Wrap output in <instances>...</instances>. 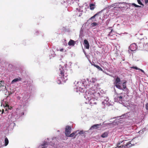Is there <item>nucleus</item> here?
<instances>
[{
    "label": "nucleus",
    "mask_w": 148,
    "mask_h": 148,
    "mask_svg": "<svg viewBox=\"0 0 148 148\" xmlns=\"http://www.w3.org/2000/svg\"><path fill=\"white\" fill-rule=\"evenodd\" d=\"M61 68L62 69L60 68V73L58 77L57 83L58 84H62L63 82L65 83L68 79L67 77V75L66 74H64V71L62 70V68L61 66Z\"/></svg>",
    "instance_id": "nucleus-1"
},
{
    "label": "nucleus",
    "mask_w": 148,
    "mask_h": 148,
    "mask_svg": "<svg viewBox=\"0 0 148 148\" xmlns=\"http://www.w3.org/2000/svg\"><path fill=\"white\" fill-rule=\"evenodd\" d=\"M49 141V138L46 139L39 146L40 148H53L54 144L51 142V141L50 142Z\"/></svg>",
    "instance_id": "nucleus-2"
},
{
    "label": "nucleus",
    "mask_w": 148,
    "mask_h": 148,
    "mask_svg": "<svg viewBox=\"0 0 148 148\" xmlns=\"http://www.w3.org/2000/svg\"><path fill=\"white\" fill-rule=\"evenodd\" d=\"M102 100L103 101L102 102V103L105 106H109L111 105V104L108 102L109 99L108 97H105L104 99H102Z\"/></svg>",
    "instance_id": "nucleus-3"
},
{
    "label": "nucleus",
    "mask_w": 148,
    "mask_h": 148,
    "mask_svg": "<svg viewBox=\"0 0 148 148\" xmlns=\"http://www.w3.org/2000/svg\"><path fill=\"white\" fill-rule=\"evenodd\" d=\"M71 126L69 125H67L66 126L65 129V134L66 136L69 135L70 134L71 132Z\"/></svg>",
    "instance_id": "nucleus-4"
},
{
    "label": "nucleus",
    "mask_w": 148,
    "mask_h": 148,
    "mask_svg": "<svg viewBox=\"0 0 148 148\" xmlns=\"http://www.w3.org/2000/svg\"><path fill=\"white\" fill-rule=\"evenodd\" d=\"M137 46L135 43L132 44L129 47V49L132 51H136L137 49Z\"/></svg>",
    "instance_id": "nucleus-5"
},
{
    "label": "nucleus",
    "mask_w": 148,
    "mask_h": 148,
    "mask_svg": "<svg viewBox=\"0 0 148 148\" xmlns=\"http://www.w3.org/2000/svg\"><path fill=\"white\" fill-rule=\"evenodd\" d=\"M77 132H79V130L75 131L71 134H69V135H66V136L68 137H73L75 136L74 138H75L76 137L77 135Z\"/></svg>",
    "instance_id": "nucleus-6"
},
{
    "label": "nucleus",
    "mask_w": 148,
    "mask_h": 148,
    "mask_svg": "<svg viewBox=\"0 0 148 148\" xmlns=\"http://www.w3.org/2000/svg\"><path fill=\"white\" fill-rule=\"evenodd\" d=\"M83 44L84 45L85 48L87 49H89L90 47V45L88 41L86 39L84 40Z\"/></svg>",
    "instance_id": "nucleus-7"
},
{
    "label": "nucleus",
    "mask_w": 148,
    "mask_h": 148,
    "mask_svg": "<svg viewBox=\"0 0 148 148\" xmlns=\"http://www.w3.org/2000/svg\"><path fill=\"white\" fill-rule=\"evenodd\" d=\"M101 124L100 123L99 124H96L92 125L91 127L90 128V130H92L93 129H96L98 128H99V126H101Z\"/></svg>",
    "instance_id": "nucleus-8"
},
{
    "label": "nucleus",
    "mask_w": 148,
    "mask_h": 148,
    "mask_svg": "<svg viewBox=\"0 0 148 148\" xmlns=\"http://www.w3.org/2000/svg\"><path fill=\"white\" fill-rule=\"evenodd\" d=\"M128 113H125V114H122L121 116H117L116 117V118H117V119H118V118H120V117H121V119H123V118L127 119L129 117V116L128 115Z\"/></svg>",
    "instance_id": "nucleus-9"
},
{
    "label": "nucleus",
    "mask_w": 148,
    "mask_h": 148,
    "mask_svg": "<svg viewBox=\"0 0 148 148\" xmlns=\"http://www.w3.org/2000/svg\"><path fill=\"white\" fill-rule=\"evenodd\" d=\"M76 43V41L71 39H70L68 43V45L69 46H74Z\"/></svg>",
    "instance_id": "nucleus-10"
},
{
    "label": "nucleus",
    "mask_w": 148,
    "mask_h": 148,
    "mask_svg": "<svg viewBox=\"0 0 148 148\" xmlns=\"http://www.w3.org/2000/svg\"><path fill=\"white\" fill-rule=\"evenodd\" d=\"M124 4V5H125V4H130V3H125V2H119L118 3H116L114 4H115V5L117 7H118L119 8H122L123 7H124L125 6H123V7L119 6V4Z\"/></svg>",
    "instance_id": "nucleus-11"
},
{
    "label": "nucleus",
    "mask_w": 148,
    "mask_h": 148,
    "mask_svg": "<svg viewBox=\"0 0 148 148\" xmlns=\"http://www.w3.org/2000/svg\"><path fill=\"white\" fill-rule=\"evenodd\" d=\"M132 145H132V144H131L130 142H128L126 144L124 145V147L125 148H129L131 147L132 146Z\"/></svg>",
    "instance_id": "nucleus-12"
},
{
    "label": "nucleus",
    "mask_w": 148,
    "mask_h": 148,
    "mask_svg": "<svg viewBox=\"0 0 148 148\" xmlns=\"http://www.w3.org/2000/svg\"><path fill=\"white\" fill-rule=\"evenodd\" d=\"M123 97L122 96H116L114 98L115 101H122Z\"/></svg>",
    "instance_id": "nucleus-13"
},
{
    "label": "nucleus",
    "mask_w": 148,
    "mask_h": 148,
    "mask_svg": "<svg viewBox=\"0 0 148 148\" xmlns=\"http://www.w3.org/2000/svg\"><path fill=\"white\" fill-rule=\"evenodd\" d=\"M21 79H22L20 77H19L18 78L14 79L13 80L12 82H11V84H13L15 82L21 81Z\"/></svg>",
    "instance_id": "nucleus-14"
},
{
    "label": "nucleus",
    "mask_w": 148,
    "mask_h": 148,
    "mask_svg": "<svg viewBox=\"0 0 148 148\" xmlns=\"http://www.w3.org/2000/svg\"><path fill=\"white\" fill-rule=\"evenodd\" d=\"M108 132H106L103 133L101 135V137L103 138H106L108 137Z\"/></svg>",
    "instance_id": "nucleus-15"
},
{
    "label": "nucleus",
    "mask_w": 148,
    "mask_h": 148,
    "mask_svg": "<svg viewBox=\"0 0 148 148\" xmlns=\"http://www.w3.org/2000/svg\"><path fill=\"white\" fill-rule=\"evenodd\" d=\"M121 81V80L120 78L119 77H117L115 79L114 84H118L119 82H120Z\"/></svg>",
    "instance_id": "nucleus-16"
},
{
    "label": "nucleus",
    "mask_w": 148,
    "mask_h": 148,
    "mask_svg": "<svg viewBox=\"0 0 148 148\" xmlns=\"http://www.w3.org/2000/svg\"><path fill=\"white\" fill-rule=\"evenodd\" d=\"M6 89V86L2 85V86H0V91L2 90V91H5V90Z\"/></svg>",
    "instance_id": "nucleus-17"
},
{
    "label": "nucleus",
    "mask_w": 148,
    "mask_h": 148,
    "mask_svg": "<svg viewBox=\"0 0 148 148\" xmlns=\"http://www.w3.org/2000/svg\"><path fill=\"white\" fill-rule=\"evenodd\" d=\"M92 27H95L99 25V24L96 22H93L91 24Z\"/></svg>",
    "instance_id": "nucleus-18"
},
{
    "label": "nucleus",
    "mask_w": 148,
    "mask_h": 148,
    "mask_svg": "<svg viewBox=\"0 0 148 148\" xmlns=\"http://www.w3.org/2000/svg\"><path fill=\"white\" fill-rule=\"evenodd\" d=\"M76 89H77V90H78L80 92H84V90L83 88H82L80 87H78L76 88Z\"/></svg>",
    "instance_id": "nucleus-19"
},
{
    "label": "nucleus",
    "mask_w": 148,
    "mask_h": 148,
    "mask_svg": "<svg viewBox=\"0 0 148 148\" xmlns=\"http://www.w3.org/2000/svg\"><path fill=\"white\" fill-rule=\"evenodd\" d=\"M5 146H6L8 145L9 143V140L7 137L5 138Z\"/></svg>",
    "instance_id": "nucleus-20"
},
{
    "label": "nucleus",
    "mask_w": 148,
    "mask_h": 148,
    "mask_svg": "<svg viewBox=\"0 0 148 148\" xmlns=\"http://www.w3.org/2000/svg\"><path fill=\"white\" fill-rule=\"evenodd\" d=\"M127 82L125 81L122 84V86L123 87V89H125V88L126 89H127V88H126V83Z\"/></svg>",
    "instance_id": "nucleus-21"
},
{
    "label": "nucleus",
    "mask_w": 148,
    "mask_h": 148,
    "mask_svg": "<svg viewBox=\"0 0 148 148\" xmlns=\"http://www.w3.org/2000/svg\"><path fill=\"white\" fill-rule=\"evenodd\" d=\"M95 5L93 3H91L90 5V9L91 10H93L94 9V6Z\"/></svg>",
    "instance_id": "nucleus-22"
},
{
    "label": "nucleus",
    "mask_w": 148,
    "mask_h": 148,
    "mask_svg": "<svg viewBox=\"0 0 148 148\" xmlns=\"http://www.w3.org/2000/svg\"><path fill=\"white\" fill-rule=\"evenodd\" d=\"M116 87L118 89L121 90H123V89L118 84H115Z\"/></svg>",
    "instance_id": "nucleus-23"
},
{
    "label": "nucleus",
    "mask_w": 148,
    "mask_h": 148,
    "mask_svg": "<svg viewBox=\"0 0 148 148\" xmlns=\"http://www.w3.org/2000/svg\"><path fill=\"white\" fill-rule=\"evenodd\" d=\"M95 67H96L98 70L101 71H103V69L100 67L98 65H95Z\"/></svg>",
    "instance_id": "nucleus-24"
},
{
    "label": "nucleus",
    "mask_w": 148,
    "mask_h": 148,
    "mask_svg": "<svg viewBox=\"0 0 148 148\" xmlns=\"http://www.w3.org/2000/svg\"><path fill=\"white\" fill-rule=\"evenodd\" d=\"M97 81V79L95 78H92L90 82L92 83H94Z\"/></svg>",
    "instance_id": "nucleus-25"
},
{
    "label": "nucleus",
    "mask_w": 148,
    "mask_h": 148,
    "mask_svg": "<svg viewBox=\"0 0 148 148\" xmlns=\"http://www.w3.org/2000/svg\"><path fill=\"white\" fill-rule=\"evenodd\" d=\"M127 140H123L122 141H119L117 143L118 146H119V145H120L122 143H123V144L124 143H125V142Z\"/></svg>",
    "instance_id": "nucleus-26"
},
{
    "label": "nucleus",
    "mask_w": 148,
    "mask_h": 148,
    "mask_svg": "<svg viewBox=\"0 0 148 148\" xmlns=\"http://www.w3.org/2000/svg\"><path fill=\"white\" fill-rule=\"evenodd\" d=\"M84 133V132L83 130H81L80 131H79V132H77V134H79L81 135L83 134Z\"/></svg>",
    "instance_id": "nucleus-27"
},
{
    "label": "nucleus",
    "mask_w": 148,
    "mask_h": 148,
    "mask_svg": "<svg viewBox=\"0 0 148 148\" xmlns=\"http://www.w3.org/2000/svg\"><path fill=\"white\" fill-rule=\"evenodd\" d=\"M131 4L136 8H138V7H141L140 6L134 3H132Z\"/></svg>",
    "instance_id": "nucleus-28"
},
{
    "label": "nucleus",
    "mask_w": 148,
    "mask_h": 148,
    "mask_svg": "<svg viewBox=\"0 0 148 148\" xmlns=\"http://www.w3.org/2000/svg\"><path fill=\"white\" fill-rule=\"evenodd\" d=\"M69 0H61V3H68L69 2Z\"/></svg>",
    "instance_id": "nucleus-29"
},
{
    "label": "nucleus",
    "mask_w": 148,
    "mask_h": 148,
    "mask_svg": "<svg viewBox=\"0 0 148 148\" xmlns=\"http://www.w3.org/2000/svg\"><path fill=\"white\" fill-rule=\"evenodd\" d=\"M131 68L132 69H135L136 70H139V68H138L136 66H133L131 67Z\"/></svg>",
    "instance_id": "nucleus-30"
},
{
    "label": "nucleus",
    "mask_w": 148,
    "mask_h": 148,
    "mask_svg": "<svg viewBox=\"0 0 148 148\" xmlns=\"http://www.w3.org/2000/svg\"><path fill=\"white\" fill-rule=\"evenodd\" d=\"M2 85H4V81H0V86H2Z\"/></svg>",
    "instance_id": "nucleus-31"
},
{
    "label": "nucleus",
    "mask_w": 148,
    "mask_h": 148,
    "mask_svg": "<svg viewBox=\"0 0 148 148\" xmlns=\"http://www.w3.org/2000/svg\"><path fill=\"white\" fill-rule=\"evenodd\" d=\"M137 1L138 4L140 5H143V4L142 2H141L140 0H137Z\"/></svg>",
    "instance_id": "nucleus-32"
},
{
    "label": "nucleus",
    "mask_w": 148,
    "mask_h": 148,
    "mask_svg": "<svg viewBox=\"0 0 148 148\" xmlns=\"http://www.w3.org/2000/svg\"><path fill=\"white\" fill-rule=\"evenodd\" d=\"M94 18H95L93 16H92L90 18H89L88 20H92V21H95L96 20L94 21V20H93V19H94Z\"/></svg>",
    "instance_id": "nucleus-33"
},
{
    "label": "nucleus",
    "mask_w": 148,
    "mask_h": 148,
    "mask_svg": "<svg viewBox=\"0 0 148 148\" xmlns=\"http://www.w3.org/2000/svg\"><path fill=\"white\" fill-rule=\"evenodd\" d=\"M146 109L147 110H148V103H147L145 105Z\"/></svg>",
    "instance_id": "nucleus-34"
},
{
    "label": "nucleus",
    "mask_w": 148,
    "mask_h": 148,
    "mask_svg": "<svg viewBox=\"0 0 148 148\" xmlns=\"http://www.w3.org/2000/svg\"><path fill=\"white\" fill-rule=\"evenodd\" d=\"M112 29L111 31L109 32V34H108V36H112V35H111V34L112 33Z\"/></svg>",
    "instance_id": "nucleus-35"
},
{
    "label": "nucleus",
    "mask_w": 148,
    "mask_h": 148,
    "mask_svg": "<svg viewBox=\"0 0 148 148\" xmlns=\"http://www.w3.org/2000/svg\"><path fill=\"white\" fill-rule=\"evenodd\" d=\"M118 147L119 148H123L124 147L123 145L121 146H118Z\"/></svg>",
    "instance_id": "nucleus-36"
},
{
    "label": "nucleus",
    "mask_w": 148,
    "mask_h": 148,
    "mask_svg": "<svg viewBox=\"0 0 148 148\" xmlns=\"http://www.w3.org/2000/svg\"><path fill=\"white\" fill-rule=\"evenodd\" d=\"M102 12V11H100L97 13L96 14H95V15L96 16L98 15L99 13H101Z\"/></svg>",
    "instance_id": "nucleus-37"
},
{
    "label": "nucleus",
    "mask_w": 148,
    "mask_h": 148,
    "mask_svg": "<svg viewBox=\"0 0 148 148\" xmlns=\"http://www.w3.org/2000/svg\"><path fill=\"white\" fill-rule=\"evenodd\" d=\"M143 132H144L143 131V130H142L138 132L139 133H141V134H143Z\"/></svg>",
    "instance_id": "nucleus-38"
},
{
    "label": "nucleus",
    "mask_w": 148,
    "mask_h": 148,
    "mask_svg": "<svg viewBox=\"0 0 148 148\" xmlns=\"http://www.w3.org/2000/svg\"><path fill=\"white\" fill-rule=\"evenodd\" d=\"M110 21V20L109 19L107 20L106 21V24L108 25V23H109Z\"/></svg>",
    "instance_id": "nucleus-39"
},
{
    "label": "nucleus",
    "mask_w": 148,
    "mask_h": 148,
    "mask_svg": "<svg viewBox=\"0 0 148 148\" xmlns=\"http://www.w3.org/2000/svg\"><path fill=\"white\" fill-rule=\"evenodd\" d=\"M139 70H140L142 72L144 73V71L143 70H142V69H140L139 68Z\"/></svg>",
    "instance_id": "nucleus-40"
},
{
    "label": "nucleus",
    "mask_w": 148,
    "mask_h": 148,
    "mask_svg": "<svg viewBox=\"0 0 148 148\" xmlns=\"http://www.w3.org/2000/svg\"><path fill=\"white\" fill-rule=\"evenodd\" d=\"M96 95L97 96H100V93L99 92H98L97 93H96Z\"/></svg>",
    "instance_id": "nucleus-41"
},
{
    "label": "nucleus",
    "mask_w": 148,
    "mask_h": 148,
    "mask_svg": "<svg viewBox=\"0 0 148 148\" xmlns=\"http://www.w3.org/2000/svg\"><path fill=\"white\" fill-rule=\"evenodd\" d=\"M146 128H143L142 130H143V131L144 132L145 131H146Z\"/></svg>",
    "instance_id": "nucleus-42"
},
{
    "label": "nucleus",
    "mask_w": 148,
    "mask_h": 148,
    "mask_svg": "<svg viewBox=\"0 0 148 148\" xmlns=\"http://www.w3.org/2000/svg\"><path fill=\"white\" fill-rule=\"evenodd\" d=\"M93 64L91 63V64L93 66L95 67V65H96V64H95L94 62H93Z\"/></svg>",
    "instance_id": "nucleus-43"
},
{
    "label": "nucleus",
    "mask_w": 148,
    "mask_h": 148,
    "mask_svg": "<svg viewBox=\"0 0 148 148\" xmlns=\"http://www.w3.org/2000/svg\"><path fill=\"white\" fill-rule=\"evenodd\" d=\"M61 66L62 67V70H64L63 69V68H64V67H63V68L61 66V65H59V69H60V68H61V69H62V68H61Z\"/></svg>",
    "instance_id": "nucleus-44"
},
{
    "label": "nucleus",
    "mask_w": 148,
    "mask_h": 148,
    "mask_svg": "<svg viewBox=\"0 0 148 148\" xmlns=\"http://www.w3.org/2000/svg\"><path fill=\"white\" fill-rule=\"evenodd\" d=\"M80 83H82V84H84L85 83V82H84L83 81H82Z\"/></svg>",
    "instance_id": "nucleus-45"
},
{
    "label": "nucleus",
    "mask_w": 148,
    "mask_h": 148,
    "mask_svg": "<svg viewBox=\"0 0 148 148\" xmlns=\"http://www.w3.org/2000/svg\"><path fill=\"white\" fill-rule=\"evenodd\" d=\"M145 3H148V0H144Z\"/></svg>",
    "instance_id": "nucleus-46"
},
{
    "label": "nucleus",
    "mask_w": 148,
    "mask_h": 148,
    "mask_svg": "<svg viewBox=\"0 0 148 148\" xmlns=\"http://www.w3.org/2000/svg\"><path fill=\"white\" fill-rule=\"evenodd\" d=\"M56 137H53L51 138V140H53L54 139H56Z\"/></svg>",
    "instance_id": "nucleus-47"
},
{
    "label": "nucleus",
    "mask_w": 148,
    "mask_h": 148,
    "mask_svg": "<svg viewBox=\"0 0 148 148\" xmlns=\"http://www.w3.org/2000/svg\"><path fill=\"white\" fill-rule=\"evenodd\" d=\"M63 48H61V49H60V51H63Z\"/></svg>",
    "instance_id": "nucleus-48"
},
{
    "label": "nucleus",
    "mask_w": 148,
    "mask_h": 148,
    "mask_svg": "<svg viewBox=\"0 0 148 148\" xmlns=\"http://www.w3.org/2000/svg\"><path fill=\"white\" fill-rule=\"evenodd\" d=\"M105 125H110V123H105L104 124Z\"/></svg>",
    "instance_id": "nucleus-49"
},
{
    "label": "nucleus",
    "mask_w": 148,
    "mask_h": 148,
    "mask_svg": "<svg viewBox=\"0 0 148 148\" xmlns=\"http://www.w3.org/2000/svg\"><path fill=\"white\" fill-rule=\"evenodd\" d=\"M4 110L3 109L2 110V113H1V114H3V112H4Z\"/></svg>",
    "instance_id": "nucleus-50"
},
{
    "label": "nucleus",
    "mask_w": 148,
    "mask_h": 148,
    "mask_svg": "<svg viewBox=\"0 0 148 148\" xmlns=\"http://www.w3.org/2000/svg\"><path fill=\"white\" fill-rule=\"evenodd\" d=\"M82 14L81 13H80L79 15L78 16H81V15Z\"/></svg>",
    "instance_id": "nucleus-51"
},
{
    "label": "nucleus",
    "mask_w": 148,
    "mask_h": 148,
    "mask_svg": "<svg viewBox=\"0 0 148 148\" xmlns=\"http://www.w3.org/2000/svg\"><path fill=\"white\" fill-rule=\"evenodd\" d=\"M115 5V4H112L111 5V7H114V6Z\"/></svg>",
    "instance_id": "nucleus-52"
},
{
    "label": "nucleus",
    "mask_w": 148,
    "mask_h": 148,
    "mask_svg": "<svg viewBox=\"0 0 148 148\" xmlns=\"http://www.w3.org/2000/svg\"><path fill=\"white\" fill-rule=\"evenodd\" d=\"M93 16L95 18V17L96 16V15H95V14Z\"/></svg>",
    "instance_id": "nucleus-53"
},
{
    "label": "nucleus",
    "mask_w": 148,
    "mask_h": 148,
    "mask_svg": "<svg viewBox=\"0 0 148 148\" xmlns=\"http://www.w3.org/2000/svg\"><path fill=\"white\" fill-rule=\"evenodd\" d=\"M5 107H9V105H8V104H6V106Z\"/></svg>",
    "instance_id": "nucleus-54"
},
{
    "label": "nucleus",
    "mask_w": 148,
    "mask_h": 148,
    "mask_svg": "<svg viewBox=\"0 0 148 148\" xmlns=\"http://www.w3.org/2000/svg\"><path fill=\"white\" fill-rule=\"evenodd\" d=\"M83 52L85 54H86V52L85 51L83 50Z\"/></svg>",
    "instance_id": "nucleus-55"
},
{
    "label": "nucleus",
    "mask_w": 148,
    "mask_h": 148,
    "mask_svg": "<svg viewBox=\"0 0 148 148\" xmlns=\"http://www.w3.org/2000/svg\"><path fill=\"white\" fill-rule=\"evenodd\" d=\"M89 100H92V99H89Z\"/></svg>",
    "instance_id": "nucleus-56"
},
{
    "label": "nucleus",
    "mask_w": 148,
    "mask_h": 148,
    "mask_svg": "<svg viewBox=\"0 0 148 148\" xmlns=\"http://www.w3.org/2000/svg\"><path fill=\"white\" fill-rule=\"evenodd\" d=\"M94 103L95 104H96V102H94Z\"/></svg>",
    "instance_id": "nucleus-57"
},
{
    "label": "nucleus",
    "mask_w": 148,
    "mask_h": 148,
    "mask_svg": "<svg viewBox=\"0 0 148 148\" xmlns=\"http://www.w3.org/2000/svg\"><path fill=\"white\" fill-rule=\"evenodd\" d=\"M99 19H101V17H100V18H99Z\"/></svg>",
    "instance_id": "nucleus-58"
},
{
    "label": "nucleus",
    "mask_w": 148,
    "mask_h": 148,
    "mask_svg": "<svg viewBox=\"0 0 148 148\" xmlns=\"http://www.w3.org/2000/svg\"><path fill=\"white\" fill-rule=\"evenodd\" d=\"M122 94V93H121L119 94L120 95H121V94Z\"/></svg>",
    "instance_id": "nucleus-59"
},
{
    "label": "nucleus",
    "mask_w": 148,
    "mask_h": 148,
    "mask_svg": "<svg viewBox=\"0 0 148 148\" xmlns=\"http://www.w3.org/2000/svg\"><path fill=\"white\" fill-rule=\"evenodd\" d=\"M123 105V106H125V107H127V106H125V105Z\"/></svg>",
    "instance_id": "nucleus-60"
},
{
    "label": "nucleus",
    "mask_w": 148,
    "mask_h": 148,
    "mask_svg": "<svg viewBox=\"0 0 148 148\" xmlns=\"http://www.w3.org/2000/svg\"><path fill=\"white\" fill-rule=\"evenodd\" d=\"M129 53H130V51L129 50Z\"/></svg>",
    "instance_id": "nucleus-61"
},
{
    "label": "nucleus",
    "mask_w": 148,
    "mask_h": 148,
    "mask_svg": "<svg viewBox=\"0 0 148 148\" xmlns=\"http://www.w3.org/2000/svg\"><path fill=\"white\" fill-rule=\"evenodd\" d=\"M1 112V110H0V112Z\"/></svg>",
    "instance_id": "nucleus-62"
}]
</instances>
